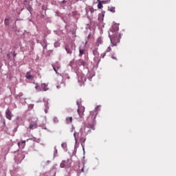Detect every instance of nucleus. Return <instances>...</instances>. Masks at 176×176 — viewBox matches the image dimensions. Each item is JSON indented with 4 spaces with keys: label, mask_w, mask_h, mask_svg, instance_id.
<instances>
[{
    "label": "nucleus",
    "mask_w": 176,
    "mask_h": 176,
    "mask_svg": "<svg viewBox=\"0 0 176 176\" xmlns=\"http://www.w3.org/2000/svg\"><path fill=\"white\" fill-rule=\"evenodd\" d=\"M118 31H119L118 27L116 28V31L113 32L112 34H109L110 41L111 42V47L116 46V43H119V42H120V39L122 38L120 33H119Z\"/></svg>",
    "instance_id": "1"
},
{
    "label": "nucleus",
    "mask_w": 176,
    "mask_h": 176,
    "mask_svg": "<svg viewBox=\"0 0 176 176\" xmlns=\"http://www.w3.org/2000/svg\"><path fill=\"white\" fill-rule=\"evenodd\" d=\"M72 163V162L69 159L64 160L60 163V168H69V167H71Z\"/></svg>",
    "instance_id": "2"
},
{
    "label": "nucleus",
    "mask_w": 176,
    "mask_h": 176,
    "mask_svg": "<svg viewBox=\"0 0 176 176\" xmlns=\"http://www.w3.org/2000/svg\"><path fill=\"white\" fill-rule=\"evenodd\" d=\"M34 74V72L32 70L27 72L25 76V78H26V79H28V80H34L36 76V75Z\"/></svg>",
    "instance_id": "3"
},
{
    "label": "nucleus",
    "mask_w": 176,
    "mask_h": 176,
    "mask_svg": "<svg viewBox=\"0 0 176 176\" xmlns=\"http://www.w3.org/2000/svg\"><path fill=\"white\" fill-rule=\"evenodd\" d=\"M77 112L80 118H83V116H85V107H78Z\"/></svg>",
    "instance_id": "4"
},
{
    "label": "nucleus",
    "mask_w": 176,
    "mask_h": 176,
    "mask_svg": "<svg viewBox=\"0 0 176 176\" xmlns=\"http://www.w3.org/2000/svg\"><path fill=\"white\" fill-rule=\"evenodd\" d=\"M65 50L67 54H72V50H74V45L72 44H69L65 47Z\"/></svg>",
    "instance_id": "5"
},
{
    "label": "nucleus",
    "mask_w": 176,
    "mask_h": 176,
    "mask_svg": "<svg viewBox=\"0 0 176 176\" xmlns=\"http://www.w3.org/2000/svg\"><path fill=\"white\" fill-rule=\"evenodd\" d=\"M6 118L8 119V120H11L12 118H13V115L12 114V111L9 109L6 111Z\"/></svg>",
    "instance_id": "6"
},
{
    "label": "nucleus",
    "mask_w": 176,
    "mask_h": 176,
    "mask_svg": "<svg viewBox=\"0 0 176 176\" xmlns=\"http://www.w3.org/2000/svg\"><path fill=\"white\" fill-rule=\"evenodd\" d=\"M49 88H47V85L43 83L41 85V89H38V91H46Z\"/></svg>",
    "instance_id": "7"
},
{
    "label": "nucleus",
    "mask_w": 176,
    "mask_h": 176,
    "mask_svg": "<svg viewBox=\"0 0 176 176\" xmlns=\"http://www.w3.org/2000/svg\"><path fill=\"white\" fill-rule=\"evenodd\" d=\"M78 82H80L81 83L86 82V77L85 75L78 76Z\"/></svg>",
    "instance_id": "8"
},
{
    "label": "nucleus",
    "mask_w": 176,
    "mask_h": 176,
    "mask_svg": "<svg viewBox=\"0 0 176 176\" xmlns=\"http://www.w3.org/2000/svg\"><path fill=\"white\" fill-rule=\"evenodd\" d=\"M18 146L19 148H21V149H24V148H25V141L18 142Z\"/></svg>",
    "instance_id": "9"
},
{
    "label": "nucleus",
    "mask_w": 176,
    "mask_h": 176,
    "mask_svg": "<svg viewBox=\"0 0 176 176\" xmlns=\"http://www.w3.org/2000/svg\"><path fill=\"white\" fill-rule=\"evenodd\" d=\"M100 45H102V39L101 38V37L98 38L96 43V46H100Z\"/></svg>",
    "instance_id": "10"
},
{
    "label": "nucleus",
    "mask_w": 176,
    "mask_h": 176,
    "mask_svg": "<svg viewBox=\"0 0 176 176\" xmlns=\"http://www.w3.org/2000/svg\"><path fill=\"white\" fill-rule=\"evenodd\" d=\"M36 127H37V125H36V123L35 122L31 123L29 125V129H30V130H34V129H36Z\"/></svg>",
    "instance_id": "11"
},
{
    "label": "nucleus",
    "mask_w": 176,
    "mask_h": 176,
    "mask_svg": "<svg viewBox=\"0 0 176 176\" xmlns=\"http://www.w3.org/2000/svg\"><path fill=\"white\" fill-rule=\"evenodd\" d=\"M17 157L19 160L21 162L22 160H24V157H25V155H24L23 154H19Z\"/></svg>",
    "instance_id": "12"
},
{
    "label": "nucleus",
    "mask_w": 176,
    "mask_h": 176,
    "mask_svg": "<svg viewBox=\"0 0 176 176\" xmlns=\"http://www.w3.org/2000/svg\"><path fill=\"white\" fill-rule=\"evenodd\" d=\"M66 123L67 124H71L72 123V117H67L66 118Z\"/></svg>",
    "instance_id": "13"
},
{
    "label": "nucleus",
    "mask_w": 176,
    "mask_h": 176,
    "mask_svg": "<svg viewBox=\"0 0 176 176\" xmlns=\"http://www.w3.org/2000/svg\"><path fill=\"white\" fill-rule=\"evenodd\" d=\"M53 68H54V71H55V72L56 74H58V72H57V71H58V68H60V65H53Z\"/></svg>",
    "instance_id": "14"
},
{
    "label": "nucleus",
    "mask_w": 176,
    "mask_h": 176,
    "mask_svg": "<svg viewBox=\"0 0 176 176\" xmlns=\"http://www.w3.org/2000/svg\"><path fill=\"white\" fill-rule=\"evenodd\" d=\"M74 140L76 143L78 142V138L79 137V133L74 132Z\"/></svg>",
    "instance_id": "15"
},
{
    "label": "nucleus",
    "mask_w": 176,
    "mask_h": 176,
    "mask_svg": "<svg viewBox=\"0 0 176 176\" xmlns=\"http://www.w3.org/2000/svg\"><path fill=\"white\" fill-rule=\"evenodd\" d=\"M80 142H82V144L86 142V137L85 136H80Z\"/></svg>",
    "instance_id": "16"
},
{
    "label": "nucleus",
    "mask_w": 176,
    "mask_h": 176,
    "mask_svg": "<svg viewBox=\"0 0 176 176\" xmlns=\"http://www.w3.org/2000/svg\"><path fill=\"white\" fill-rule=\"evenodd\" d=\"M84 53H85L84 50H79V56H80V57H82L83 56Z\"/></svg>",
    "instance_id": "17"
},
{
    "label": "nucleus",
    "mask_w": 176,
    "mask_h": 176,
    "mask_svg": "<svg viewBox=\"0 0 176 176\" xmlns=\"http://www.w3.org/2000/svg\"><path fill=\"white\" fill-rule=\"evenodd\" d=\"M98 9H102L103 6H102V3L101 1L98 2Z\"/></svg>",
    "instance_id": "18"
},
{
    "label": "nucleus",
    "mask_w": 176,
    "mask_h": 176,
    "mask_svg": "<svg viewBox=\"0 0 176 176\" xmlns=\"http://www.w3.org/2000/svg\"><path fill=\"white\" fill-rule=\"evenodd\" d=\"M53 122L55 123V124H57V123H58V118L57 117H54L53 118Z\"/></svg>",
    "instance_id": "19"
},
{
    "label": "nucleus",
    "mask_w": 176,
    "mask_h": 176,
    "mask_svg": "<svg viewBox=\"0 0 176 176\" xmlns=\"http://www.w3.org/2000/svg\"><path fill=\"white\" fill-rule=\"evenodd\" d=\"M80 65H82V67H85V65H86V62H85L83 60H80Z\"/></svg>",
    "instance_id": "20"
},
{
    "label": "nucleus",
    "mask_w": 176,
    "mask_h": 176,
    "mask_svg": "<svg viewBox=\"0 0 176 176\" xmlns=\"http://www.w3.org/2000/svg\"><path fill=\"white\" fill-rule=\"evenodd\" d=\"M88 127H89V129H91V130H94V124H89V125H88Z\"/></svg>",
    "instance_id": "21"
},
{
    "label": "nucleus",
    "mask_w": 176,
    "mask_h": 176,
    "mask_svg": "<svg viewBox=\"0 0 176 176\" xmlns=\"http://www.w3.org/2000/svg\"><path fill=\"white\" fill-rule=\"evenodd\" d=\"M112 50V48H111V46L108 47L106 50V53H109Z\"/></svg>",
    "instance_id": "22"
},
{
    "label": "nucleus",
    "mask_w": 176,
    "mask_h": 176,
    "mask_svg": "<svg viewBox=\"0 0 176 176\" xmlns=\"http://www.w3.org/2000/svg\"><path fill=\"white\" fill-rule=\"evenodd\" d=\"M35 89L37 90V91H39L41 90V87L38 85V84L36 85Z\"/></svg>",
    "instance_id": "23"
},
{
    "label": "nucleus",
    "mask_w": 176,
    "mask_h": 176,
    "mask_svg": "<svg viewBox=\"0 0 176 176\" xmlns=\"http://www.w3.org/2000/svg\"><path fill=\"white\" fill-rule=\"evenodd\" d=\"M4 23H5L6 25H9V19H5Z\"/></svg>",
    "instance_id": "24"
},
{
    "label": "nucleus",
    "mask_w": 176,
    "mask_h": 176,
    "mask_svg": "<svg viewBox=\"0 0 176 176\" xmlns=\"http://www.w3.org/2000/svg\"><path fill=\"white\" fill-rule=\"evenodd\" d=\"M110 12H112V13H115V8H110Z\"/></svg>",
    "instance_id": "25"
},
{
    "label": "nucleus",
    "mask_w": 176,
    "mask_h": 176,
    "mask_svg": "<svg viewBox=\"0 0 176 176\" xmlns=\"http://www.w3.org/2000/svg\"><path fill=\"white\" fill-rule=\"evenodd\" d=\"M106 55H107V52L105 51V52L102 54V58H104Z\"/></svg>",
    "instance_id": "26"
},
{
    "label": "nucleus",
    "mask_w": 176,
    "mask_h": 176,
    "mask_svg": "<svg viewBox=\"0 0 176 176\" xmlns=\"http://www.w3.org/2000/svg\"><path fill=\"white\" fill-rule=\"evenodd\" d=\"M97 54V51H94V54L96 56V54Z\"/></svg>",
    "instance_id": "27"
},
{
    "label": "nucleus",
    "mask_w": 176,
    "mask_h": 176,
    "mask_svg": "<svg viewBox=\"0 0 176 176\" xmlns=\"http://www.w3.org/2000/svg\"><path fill=\"white\" fill-rule=\"evenodd\" d=\"M112 58H113L114 60H116V58H115V56H112Z\"/></svg>",
    "instance_id": "28"
},
{
    "label": "nucleus",
    "mask_w": 176,
    "mask_h": 176,
    "mask_svg": "<svg viewBox=\"0 0 176 176\" xmlns=\"http://www.w3.org/2000/svg\"><path fill=\"white\" fill-rule=\"evenodd\" d=\"M81 171H82V173L85 172V170H83V168L81 169Z\"/></svg>",
    "instance_id": "29"
},
{
    "label": "nucleus",
    "mask_w": 176,
    "mask_h": 176,
    "mask_svg": "<svg viewBox=\"0 0 176 176\" xmlns=\"http://www.w3.org/2000/svg\"><path fill=\"white\" fill-rule=\"evenodd\" d=\"M13 56H14V57H16V54H15V53H14Z\"/></svg>",
    "instance_id": "30"
},
{
    "label": "nucleus",
    "mask_w": 176,
    "mask_h": 176,
    "mask_svg": "<svg viewBox=\"0 0 176 176\" xmlns=\"http://www.w3.org/2000/svg\"><path fill=\"white\" fill-rule=\"evenodd\" d=\"M24 3H27V1L26 0L24 1Z\"/></svg>",
    "instance_id": "31"
},
{
    "label": "nucleus",
    "mask_w": 176,
    "mask_h": 176,
    "mask_svg": "<svg viewBox=\"0 0 176 176\" xmlns=\"http://www.w3.org/2000/svg\"><path fill=\"white\" fill-rule=\"evenodd\" d=\"M45 113H47V111L46 110H45Z\"/></svg>",
    "instance_id": "32"
}]
</instances>
